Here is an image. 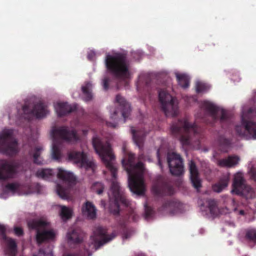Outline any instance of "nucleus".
<instances>
[{
  "mask_svg": "<svg viewBox=\"0 0 256 256\" xmlns=\"http://www.w3.org/2000/svg\"><path fill=\"white\" fill-rule=\"evenodd\" d=\"M92 146L96 154L101 158L107 168L110 172L113 180L110 186L111 195L109 196V210L110 213L117 216L120 212V204L126 206L130 204L129 200L121 190L119 183L116 180L117 168L114 165V160L110 145L109 142H104L98 137L92 138Z\"/></svg>",
  "mask_w": 256,
  "mask_h": 256,
  "instance_id": "f257e3e1",
  "label": "nucleus"
},
{
  "mask_svg": "<svg viewBox=\"0 0 256 256\" xmlns=\"http://www.w3.org/2000/svg\"><path fill=\"white\" fill-rule=\"evenodd\" d=\"M122 165L128 175V186L132 193L138 196L144 194L146 186L144 179V167L141 162L135 164V156L129 153L127 159L122 160Z\"/></svg>",
  "mask_w": 256,
  "mask_h": 256,
  "instance_id": "f03ea898",
  "label": "nucleus"
},
{
  "mask_svg": "<svg viewBox=\"0 0 256 256\" xmlns=\"http://www.w3.org/2000/svg\"><path fill=\"white\" fill-rule=\"evenodd\" d=\"M172 134L178 137L183 146H199L200 128L195 123L190 122L186 118L179 119L170 127Z\"/></svg>",
  "mask_w": 256,
  "mask_h": 256,
  "instance_id": "7ed1b4c3",
  "label": "nucleus"
},
{
  "mask_svg": "<svg viewBox=\"0 0 256 256\" xmlns=\"http://www.w3.org/2000/svg\"><path fill=\"white\" fill-rule=\"evenodd\" d=\"M51 134L53 138L51 158L55 161L60 162L62 158V146L60 141L76 142L78 140V137L75 130H70L66 126L54 127L52 130Z\"/></svg>",
  "mask_w": 256,
  "mask_h": 256,
  "instance_id": "20e7f679",
  "label": "nucleus"
},
{
  "mask_svg": "<svg viewBox=\"0 0 256 256\" xmlns=\"http://www.w3.org/2000/svg\"><path fill=\"white\" fill-rule=\"evenodd\" d=\"M105 64L107 70L116 78L124 80L130 78V64L126 54L117 52L108 54Z\"/></svg>",
  "mask_w": 256,
  "mask_h": 256,
  "instance_id": "39448f33",
  "label": "nucleus"
},
{
  "mask_svg": "<svg viewBox=\"0 0 256 256\" xmlns=\"http://www.w3.org/2000/svg\"><path fill=\"white\" fill-rule=\"evenodd\" d=\"M256 108H250L246 112H243L241 125L236 126L235 130L240 137L246 140H256Z\"/></svg>",
  "mask_w": 256,
  "mask_h": 256,
  "instance_id": "423d86ee",
  "label": "nucleus"
},
{
  "mask_svg": "<svg viewBox=\"0 0 256 256\" xmlns=\"http://www.w3.org/2000/svg\"><path fill=\"white\" fill-rule=\"evenodd\" d=\"M50 223L44 218L38 220H32L28 222L30 229L36 230V238L38 244L52 240L54 239L56 234L53 230H46Z\"/></svg>",
  "mask_w": 256,
  "mask_h": 256,
  "instance_id": "0eeeda50",
  "label": "nucleus"
},
{
  "mask_svg": "<svg viewBox=\"0 0 256 256\" xmlns=\"http://www.w3.org/2000/svg\"><path fill=\"white\" fill-rule=\"evenodd\" d=\"M18 152V142L14 137L13 130H3L0 132V153L8 156H14Z\"/></svg>",
  "mask_w": 256,
  "mask_h": 256,
  "instance_id": "6e6552de",
  "label": "nucleus"
},
{
  "mask_svg": "<svg viewBox=\"0 0 256 256\" xmlns=\"http://www.w3.org/2000/svg\"><path fill=\"white\" fill-rule=\"evenodd\" d=\"M200 108L208 113L212 120V124L218 120L221 123H228L230 122L232 114L229 110L221 108L209 102H204Z\"/></svg>",
  "mask_w": 256,
  "mask_h": 256,
  "instance_id": "1a4fd4ad",
  "label": "nucleus"
},
{
  "mask_svg": "<svg viewBox=\"0 0 256 256\" xmlns=\"http://www.w3.org/2000/svg\"><path fill=\"white\" fill-rule=\"evenodd\" d=\"M152 190L154 195L158 197L172 196L174 193V188L170 184V178L161 175L156 176Z\"/></svg>",
  "mask_w": 256,
  "mask_h": 256,
  "instance_id": "9d476101",
  "label": "nucleus"
},
{
  "mask_svg": "<svg viewBox=\"0 0 256 256\" xmlns=\"http://www.w3.org/2000/svg\"><path fill=\"white\" fill-rule=\"evenodd\" d=\"M159 101L166 116H175L178 113V104L174 98L164 90L158 91Z\"/></svg>",
  "mask_w": 256,
  "mask_h": 256,
  "instance_id": "9b49d317",
  "label": "nucleus"
},
{
  "mask_svg": "<svg viewBox=\"0 0 256 256\" xmlns=\"http://www.w3.org/2000/svg\"><path fill=\"white\" fill-rule=\"evenodd\" d=\"M58 178L63 182L68 183L66 187H64L60 184L56 185L57 194L62 199H67L70 191V184H74L76 178L72 173L66 171L62 168L58 169Z\"/></svg>",
  "mask_w": 256,
  "mask_h": 256,
  "instance_id": "f8f14e48",
  "label": "nucleus"
},
{
  "mask_svg": "<svg viewBox=\"0 0 256 256\" xmlns=\"http://www.w3.org/2000/svg\"><path fill=\"white\" fill-rule=\"evenodd\" d=\"M116 102L119 104V108L117 110H115L114 112V113L110 116V118L112 120H114V122H112L106 121V124L108 127H110L112 128H115L118 126L116 116L119 112V110H120V112L122 116L124 118V122H125L126 118L129 116L131 112V108L130 104L126 102L125 99L120 94L116 95Z\"/></svg>",
  "mask_w": 256,
  "mask_h": 256,
  "instance_id": "ddd939ff",
  "label": "nucleus"
},
{
  "mask_svg": "<svg viewBox=\"0 0 256 256\" xmlns=\"http://www.w3.org/2000/svg\"><path fill=\"white\" fill-rule=\"evenodd\" d=\"M68 159L72 160L80 167L85 168L86 170H90L94 173L96 168L94 162L87 157L86 154L84 152L72 151L68 154Z\"/></svg>",
  "mask_w": 256,
  "mask_h": 256,
  "instance_id": "4468645a",
  "label": "nucleus"
},
{
  "mask_svg": "<svg viewBox=\"0 0 256 256\" xmlns=\"http://www.w3.org/2000/svg\"><path fill=\"white\" fill-rule=\"evenodd\" d=\"M232 193L245 196H252L253 194L252 188L246 184V181L241 174H237L234 178Z\"/></svg>",
  "mask_w": 256,
  "mask_h": 256,
  "instance_id": "2eb2a0df",
  "label": "nucleus"
},
{
  "mask_svg": "<svg viewBox=\"0 0 256 256\" xmlns=\"http://www.w3.org/2000/svg\"><path fill=\"white\" fill-rule=\"evenodd\" d=\"M167 162L170 173L173 176H179L184 172L183 160L180 154L175 152L167 154Z\"/></svg>",
  "mask_w": 256,
  "mask_h": 256,
  "instance_id": "dca6fc26",
  "label": "nucleus"
},
{
  "mask_svg": "<svg viewBox=\"0 0 256 256\" xmlns=\"http://www.w3.org/2000/svg\"><path fill=\"white\" fill-rule=\"evenodd\" d=\"M18 162H10L7 160H0V181L13 178L19 168Z\"/></svg>",
  "mask_w": 256,
  "mask_h": 256,
  "instance_id": "f3484780",
  "label": "nucleus"
},
{
  "mask_svg": "<svg viewBox=\"0 0 256 256\" xmlns=\"http://www.w3.org/2000/svg\"><path fill=\"white\" fill-rule=\"evenodd\" d=\"M96 250L100 248L104 244L111 241L116 236L115 232L108 234L107 229L102 226H98L94 232Z\"/></svg>",
  "mask_w": 256,
  "mask_h": 256,
  "instance_id": "a211bd4d",
  "label": "nucleus"
},
{
  "mask_svg": "<svg viewBox=\"0 0 256 256\" xmlns=\"http://www.w3.org/2000/svg\"><path fill=\"white\" fill-rule=\"evenodd\" d=\"M22 110L24 114H33L37 118H42L48 113L46 106L41 102L36 103L32 110L28 105L24 104L22 106Z\"/></svg>",
  "mask_w": 256,
  "mask_h": 256,
  "instance_id": "6ab92c4d",
  "label": "nucleus"
},
{
  "mask_svg": "<svg viewBox=\"0 0 256 256\" xmlns=\"http://www.w3.org/2000/svg\"><path fill=\"white\" fill-rule=\"evenodd\" d=\"M188 168L190 173V179L192 186L199 191L202 187V182L200 178V174L196 163L193 160H190L188 163Z\"/></svg>",
  "mask_w": 256,
  "mask_h": 256,
  "instance_id": "aec40b11",
  "label": "nucleus"
},
{
  "mask_svg": "<svg viewBox=\"0 0 256 256\" xmlns=\"http://www.w3.org/2000/svg\"><path fill=\"white\" fill-rule=\"evenodd\" d=\"M77 108L76 104L71 105L68 102H58L55 106V110L58 116H66L70 112H74Z\"/></svg>",
  "mask_w": 256,
  "mask_h": 256,
  "instance_id": "412c9836",
  "label": "nucleus"
},
{
  "mask_svg": "<svg viewBox=\"0 0 256 256\" xmlns=\"http://www.w3.org/2000/svg\"><path fill=\"white\" fill-rule=\"evenodd\" d=\"M131 132L134 143L139 148H142L143 146L144 140L147 134V132L144 130H136L134 127L132 126Z\"/></svg>",
  "mask_w": 256,
  "mask_h": 256,
  "instance_id": "4be33fe9",
  "label": "nucleus"
},
{
  "mask_svg": "<svg viewBox=\"0 0 256 256\" xmlns=\"http://www.w3.org/2000/svg\"><path fill=\"white\" fill-rule=\"evenodd\" d=\"M82 214L86 216L88 219L94 220L96 217V209L94 204L86 201L82 208Z\"/></svg>",
  "mask_w": 256,
  "mask_h": 256,
  "instance_id": "5701e85b",
  "label": "nucleus"
},
{
  "mask_svg": "<svg viewBox=\"0 0 256 256\" xmlns=\"http://www.w3.org/2000/svg\"><path fill=\"white\" fill-rule=\"evenodd\" d=\"M180 204L174 200H168L164 202L161 207L158 208L160 212H170L171 214H174L179 210Z\"/></svg>",
  "mask_w": 256,
  "mask_h": 256,
  "instance_id": "b1692460",
  "label": "nucleus"
},
{
  "mask_svg": "<svg viewBox=\"0 0 256 256\" xmlns=\"http://www.w3.org/2000/svg\"><path fill=\"white\" fill-rule=\"evenodd\" d=\"M66 236L68 242L79 244L82 241L83 234L80 230L75 229L68 232Z\"/></svg>",
  "mask_w": 256,
  "mask_h": 256,
  "instance_id": "393cba45",
  "label": "nucleus"
},
{
  "mask_svg": "<svg viewBox=\"0 0 256 256\" xmlns=\"http://www.w3.org/2000/svg\"><path fill=\"white\" fill-rule=\"evenodd\" d=\"M6 240V246L4 250L6 254L8 256H16L18 248L16 241L11 238H8Z\"/></svg>",
  "mask_w": 256,
  "mask_h": 256,
  "instance_id": "a878e982",
  "label": "nucleus"
},
{
  "mask_svg": "<svg viewBox=\"0 0 256 256\" xmlns=\"http://www.w3.org/2000/svg\"><path fill=\"white\" fill-rule=\"evenodd\" d=\"M42 150L43 148L42 146H38L29 152V155L32 158L34 164L38 165H42L44 164V160L40 156Z\"/></svg>",
  "mask_w": 256,
  "mask_h": 256,
  "instance_id": "bb28decb",
  "label": "nucleus"
},
{
  "mask_svg": "<svg viewBox=\"0 0 256 256\" xmlns=\"http://www.w3.org/2000/svg\"><path fill=\"white\" fill-rule=\"evenodd\" d=\"M240 161V158L236 156H230L226 158L218 160V165L221 167L230 168L236 165Z\"/></svg>",
  "mask_w": 256,
  "mask_h": 256,
  "instance_id": "cd10ccee",
  "label": "nucleus"
},
{
  "mask_svg": "<svg viewBox=\"0 0 256 256\" xmlns=\"http://www.w3.org/2000/svg\"><path fill=\"white\" fill-rule=\"evenodd\" d=\"M218 142L220 150L223 152H228L232 146V140L226 138L224 136H220L218 138Z\"/></svg>",
  "mask_w": 256,
  "mask_h": 256,
  "instance_id": "c85d7f7f",
  "label": "nucleus"
},
{
  "mask_svg": "<svg viewBox=\"0 0 256 256\" xmlns=\"http://www.w3.org/2000/svg\"><path fill=\"white\" fill-rule=\"evenodd\" d=\"M92 84L89 82H86L82 86V90L84 95V100L86 102L90 101L92 98Z\"/></svg>",
  "mask_w": 256,
  "mask_h": 256,
  "instance_id": "c756f323",
  "label": "nucleus"
},
{
  "mask_svg": "<svg viewBox=\"0 0 256 256\" xmlns=\"http://www.w3.org/2000/svg\"><path fill=\"white\" fill-rule=\"evenodd\" d=\"M54 174V170L52 169L49 168H42L38 170L36 172V176L38 178H40L46 180L52 178Z\"/></svg>",
  "mask_w": 256,
  "mask_h": 256,
  "instance_id": "7c9ffc66",
  "label": "nucleus"
},
{
  "mask_svg": "<svg viewBox=\"0 0 256 256\" xmlns=\"http://www.w3.org/2000/svg\"><path fill=\"white\" fill-rule=\"evenodd\" d=\"M228 178L226 177H224L212 186V190L214 192H221L228 185Z\"/></svg>",
  "mask_w": 256,
  "mask_h": 256,
  "instance_id": "2f4dec72",
  "label": "nucleus"
},
{
  "mask_svg": "<svg viewBox=\"0 0 256 256\" xmlns=\"http://www.w3.org/2000/svg\"><path fill=\"white\" fill-rule=\"evenodd\" d=\"M176 80L178 84L182 88H186L189 86V80L185 74H176Z\"/></svg>",
  "mask_w": 256,
  "mask_h": 256,
  "instance_id": "473e14b6",
  "label": "nucleus"
},
{
  "mask_svg": "<svg viewBox=\"0 0 256 256\" xmlns=\"http://www.w3.org/2000/svg\"><path fill=\"white\" fill-rule=\"evenodd\" d=\"M208 208L210 214L213 216H216L218 212L216 202L214 200L210 199L208 200Z\"/></svg>",
  "mask_w": 256,
  "mask_h": 256,
  "instance_id": "72a5a7b5",
  "label": "nucleus"
},
{
  "mask_svg": "<svg viewBox=\"0 0 256 256\" xmlns=\"http://www.w3.org/2000/svg\"><path fill=\"white\" fill-rule=\"evenodd\" d=\"M60 214L63 220H66L72 217V211L66 206H62Z\"/></svg>",
  "mask_w": 256,
  "mask_h": 256,
  "instance_id": "f704fd0d",
  "label": "nucleus"
},
{
  "mask_svg": "<svg viewBox=\"0 0 256 256\" xmlns=\"http://www.w3.org/2000/svg\"><path fill=\"white\" fill-rule=\"evenodd\" d=\"M245 238L249 242L256 244V229L250 228L246 230Z\"/></svg>",
  "mask_w": 256,
  "mask_h": 256,
  "instance_id": "c9c22d12",
  "label": "nucleus"
},
{
  "mask_svg": "<svg viewBox=\"0 0 256 256\" xmlns=\"http://www.w3.org/2000/svg\"><path fill=\"white\" fill-rule=\"evenodd\" d=\"M104 188V185L100 182H96L92 186V190L98 194L102 193Z\"/></svg>",
  "mask_w": 256,
  "mask_h": 256,
  "instance_id": "e433bc0d",
  "label": "nucleus"
},
{
  "mask_svg": "<svg viewBox=\"0 0 256 256\" xmlns=\"http://www.w3.org/2000/svg\"><path fill=\"white\" fill-rule=\"evenodd\" d=\"M196 92L200 93L205 91L207 89V86L202 82H198L196 84Z\"/></svg>",
  "mask_w": 256,
  "mask_h": 256,
  "instance_id": "4c0bfd02",
  "label": "nucleus"
},
{
  "mask_svg": "<svg viewBox=\"0 0 256 256\" xmlns=\"http://www.w3.org/2000/svg\"><path fill=\"white\" fill-rule=\"evenodd\" d=\"M6 188L14 193L18 189L19 185L16 183H9L6 184Z\"/></svg>",
  "mask_w": 256,
  "mask_h": 256,
  "instance_id": "58836bf2",
  "label": "nucleus"
},
{
  "mask_svg": "<svg viewBox=\"0 0 256 256\" xmlns=\"http://www.w3.org/2000/svg\"><path fill=\"white\" fill-rule=\"evenodd\" d=\"M32 256H54L52 250H50L49 252L46 253L44 250L40 248L38 251V254H34Z\"/></svg>",
  "mask_w": 256,
  "mask_h": 256,
  "instance_id": "ea45409f",
  "label": "nucleus"
},
{
  "mask_svg": "<svg viewBox=\"0 0 256 256\" xmlns=\"http://www.w3.org/2000/svg\"><path fill=\"white\" fill-rule=\"evenodd\" d=\"M154 214L153 210L150 206H145V216L146 218H151Z\"/></svg>",
  "mask_w": 256,
  "mask_h": 256,
  "instance_id": "a19ab883",
  "label": "nucleus"
},
{
  "mask_svg": "<svg viewBox=\"0 0 256 256\" xmlns=\"http://www.w3.org/2000/svg\"><path fill=\"white\" fill-rule=\"evenodd\" d=\"M0 235L4 240L8 238L6 234V228L4 225L0 224Z\"/></svg>",
  "mask_w": 256,
  "mask_h": 256,
  "instance_id": "79ce46f5",
  "label": "nucleus"
},
{
  "mask_svg": "<svg viewBox=\"0 0 256 256\" xmlns=\"http://www.w3.org/2000/svg\"><path fill=\"white\" fill-rule=\"evenodd\" d=\"M109 82H110V78H108L106 77L103 79L102 86H103L104 89L105 90H107L108 89Z\"/></svg>",
  "mask_w": 256,
  "mask_h": 256,
  "instance_id": "37998d69",
  "label": "nucleus"
},
{
  "mask_svg": "<svg viewBox=\"0 0 256 256\" xmlns=\"http://www.w3.org/2000/svg\"><path fill=\"white\" fill-rule=\"evenodd\" d=\"M14 234L18 236H22L24 232L22 229L20 227H15L14 228Z\"/></svg>",
  "mask_w": 256,
  "mask_h": 256,
  "instance_id": "c03bdc74",
  "label": "nucleus"
},
{
  "mask_svg": "<svg viewBox=\"0 0 256 256\" xmlns=\"http://www.w3.org/2000/svg\"><path fill=\"white\" fill-rule=\"evenodd\" d=\"M250 174L251 178L254 181H256V168H252L250 170Z\"/></svg>",
  "mask_w": 256,
  "mask_h": 256,
  "instance_id": "a18cd8bd",
  "label": "nucleus"
},
{
  "mask_svg": "<svg viewBox=\"0 0 256 256\" xmlns=\"http://www.w3.org/2000/svg\"><path fill=\"white\" fill-rule=\"evenodd\" d=\"M22 164V170H26L30 168V162H28V161H26L25 162L24 164Z\"/></svg>",
  "mask_w": 256,
  "mask_h": 256,
  "instance_id": "49530a36",
  "label": "nucleus"
},
{
  "mask_svg": "<svg viewBox=\"0 0 256 256\" xmlns=\"http://www.w3.org/2000/svg\"><path fill=\"white\" fill-rule=\"evenodd\" d=\"M150 84V80H146L145 82V88L147 91L148 90L149 86Z\"/></svg>",
  "mask_w": 256,
  "mask_h": 256,
  "instance_id": "de8ad7c7",
  "label": "nucleus"
},
{
  "mask_svg": "<svg viewBox=\"0 0 256 256\" xmlns=\"http://www.w3.org/2000/svg\"><path fill=\"white\" fill-rule=\"evenodd\" d=\"M158 164L160 166V168H162V162L160 158L158 152Z\"/></svg>",
  "mask_w": 256,
  "mask_h": 256,
  "instance_id": "09e8293b",
  "label": "nucleus"
},
{
  "mask_svg": "<svg viewBox=\"0 0 256 256\" xmlns=\"http://www.w3.org/2000/svg\"><path fill=\"white\" fill-rule=\"evenodd\" d=\"M141 80H142V78H140L138 84L137 86V90H138V91L140 90V82Z\"/></svg>",
  "mask_w": 256,
  "mask_h": 256,
  "instance_id": "8fccbe9b",
  "label": "nucleus"
},
{
  "mask_svg": "<svg viewBox=\"0 0 256 256\" xmlns=\"http://www.w3.org/2000/svg\"><path fill=\"white\" fill-rule=\"evenodd\" d=\"M130 237V235L128 233H126L123 236V238H125V239H127V238H129Z\"/></svg>",
  "mask_w": 256,
  "mask_h": 256,
  "instance_id": "3c124183",
  "label": "nucleus"
},
{
  "mask_svg": "<svg viewBox=\"0 0 256 256\" xmlns=\"http://www.w3.org/2000/svg\"><path fill=\"white\" fill-rule=\"evenodd\" d=\"M92 56H93V54H92V53H90V54H88V59H90H90H92Z\"/></svg>",
  "mask_w": 256,
  "mask_h": 256,
  "instance_id": "603ef678",
  "label": "nucleus"
},
{
  "mask_svg": "<svg viewBox=\"0 0 256 256\" xmlns=\"http://www.w3.org/2000/svg\"><path fill=\"white\" fill-rule=\"evenodd\" d=\"M196 117L197 118H203V117L200 116L198 114H197Z\"/></svg>",
  "mask_w": 256,
  "mask_h": 256,
  "instance_id": "864d4df0",
  "label": "nucleus"
},
{
  "mask_svg": "<svg viewBox=\"0 0 256 256\" xmlns=\"http://www.w3.org/2000/svg\"><path fill=\"white\" fill-rule=\"evenodd\" d=\"M64 256H74L72 254H68L64 255Z\"/></svg>",
  "mask_w": 256,
  "mask_h": 256,
  "instance_id": "5fc2aeb1",
  "label": "nucleus"
},
{
  "mask_svg": "<svg viewBox=\"0 0 256 256\" xmlns=\"http://www.w3.org/2000/svg\"><path fill=\"white\" fill-rule=\"evenodd\" d=\"M244 212L243 210H240V214H244Z\"/></svg>",
  "mask_w": 256,
  "mask_h": 256,
  "instance_id": "6e6d98bb",
  "label": "nucleus"
}]
</instances>
